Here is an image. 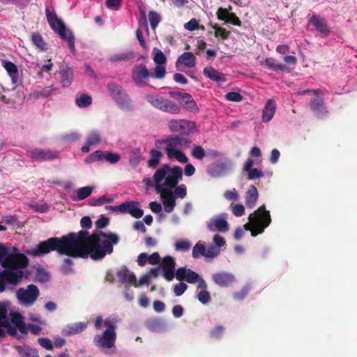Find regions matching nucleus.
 I'll return each instance as SVG.
<instances>
[{
	"instance_id": "nucleus-40",
	"label": "nucleus",
	"mask_w": 357,
	"mask_h": 357,
	"mask_svg": "<svg viewBox=\"0 0 357 357\" xmlns=\"http://www.w3.org/2000/svg\"><path fill=\"white\" fill-rule=\"evenodd\" d=\"M191 155L195 159L202 160L206 157V151L200 145H194L191 150Z\"/></svg>"
},
{
	"instance_id": "nucleus-62",
	"label": "nucleus",
	"mask_w": 357,
	"mask_h": 357,
	"mask_svg": "<svg viewBox=\"0 0 357 357\" xmlns=\"http://www.w3.org/2000/svg\"><path fill=\"white\" fill-rule=\"evenodd\" d=\"M160 257L158 252H153L151 255H148V262L152 265H156L160 263Z\"/></svg>"
},
{
	"instance_id": "nucleus-15",
	"label": "nucleus",
	"mask_w": 357,
	"mask_h": 357,
	"mask_svg": "<svg viewBox=\"0 0 357 357\" xmlns=\"http://www.w3.org/2000/svg\"><path fill=\"white\" fill-rule=\"evenodd\" d=\"M199 278L198 273L186 267H180L176 271V278L179 281L185 280L190 284H195Z\"/></svg>"
},
{
	"instance_id": "nucleus-57",
	"label": "nucleus",
	"mask_w": 357,
	"mask_h": 357,
	"mask_svg": "<svg viewBox=\"0 0 357 357\" xmlns=\"http://www.w3.org/2000/svg\"><path fill=\"white\" fill-rule=\"evenodd\" d=\"M188 285L184 282L176 284L174 287V292L176 296H181L187 289Z\"/></svg>"
},
{
	"instance_id": "nucleus-54",
	"label": "nucleus",
	"mask_w": 357,
	"mask_h": 357,
	"mask_svg": "<svg viewBox=\"0 0 357 357\" xmlns=\"http://www.w3.org/2000/svg\"><path fill=\"white\" fill-rule=\"evenodd\" d=\"M174 188L175 189L173 194L175 195V197L176 196L183 199L187 195V190L185 185L182 184L178 186L176 185Z\"/></svg>"
},
{
	"instance_id": "nucleus-3",
	"label": "nucleus",
	"mask_w": 357,
	"mask_h": 357,
	"mask_svg": "<svg viewBox=\"0 0 357 357\" xmlns=\"http://www.w3.org/2000/svg\"><path fill=\"white\" fill-rule=\"evenodd\" d=\"M192 141L187 134L170 135L165 139H156L155 146L157 149H164L169 160L176 159L181 163H186L188 158L182 151L189 148Z\"/></svg>"
},
{
	"instance_id": "nucleus-59",
	"label": "nucleus",
	"mask_w": 357,
	"mask_h": 357,
	"mask_svg": "<svg viewBox=\"0 0 357 357\" xmlns=\"http://www.w3.org/2000/svg\"><path fill=\"white\" fill-rule=\"evenodd\" d=\"M232 213L236 217H241L244 214L245 208L241 204H236L232 206Z\"/></svg>"
},
{
	"instance_id": "nucleus-21",
	"label": "nucleus",
	"mask_w": 357,
	"mask_h": 357,
	"mask_svg": "<svg viewBox=\"0 0 357 357\" xmlns=\"http://www.w3.org/2000/svg\"><path fill=\"white\" fill-rule=\"evenodd\" d=\"M203 73L210 79L218 83L225 82L227 80L225 74L211 66L204 68Z\"/></svg>"
},
{
	"instance_id": "nucleus-33",
	"label": "nucleus",
	"mask_w": 357,
	"mask_h": 357,
	"mask_svg": "<svg viewBox=\"0 0 357 357\" xmlns=\"http://www.w3.org/2000/svg\"><path fill=\"white\" fill-rule=\"evenodd\" d=\"M16 350L20 357H39L37 350L29 345L17 346Z\"/></svg>"
},
{
	"instance_id": "nucleus-1",
	"label": "nucleus",
	"mask_w": 357,
	"mask_h": 357,
	"mask_svg": "<svg viewBox=\"0 0 357 357\" xmlns=\"http://www.w3.org/2000/svg\"><path fill=\"white\" fill-rule=\"evenodd\" d=\"M119 236L113 233L100 231L98 234L89 235V232L81 230L77 233L70 232L61 238L51 237L40 242L36 248L29 251L33 256L47 254L56 251L59 255H65L60 271L65 275L73 272V261L69 257L93 260L103 259L107 254L113 252V245L119 243Z\"/></svg>"
},
{
	"instance_id": "nucleus-47",
	"label": "nucleus",
	"mask_w": 357,
	"mask_h": 357,
	"mask_svg": "<svg viewBox=\"0 0 357 357\" xmlns=\"http://www.w3.org/2000/svg\"><path fill=\"white\" fill-rule=\"evenodd\" d=\"M153 52H155L153 61L155 63H157L158 65H162L166 63V56L161 50L157 48H154Z\"/></svg>"
},
{
	"instance_id": "nucleus-41",
	"label": "nucleus",
	"mask_w": 357,
	"mask_h": 357,
	"mask_svg": "<svg viewBox=\"0 0 357 357\" xmlns=\"http://www.w3.org/2000/svg\"><path fill=\"white\" fill-rule=\"evenodd\" d=\"M212 28L215 29V36L216 38L220 37L222 40H226L229 37L230 31L220 26L218 24L213 25Z\"/></svg>"
},
{
	"instance_id": "nucleus-58",
	"label": "nucleus",
	"mask_w": 357,
	"mask_h": 357,
	"mask_svg": "<svg viewBox=\"0 0 357 357\" xmlns=\"http://www.w3.org/2000/svg\"><path fill=\"white\" fill-rule=\"evenodd\" d=\"M38 342L40 344V345L47 349V350H52L53 349V345L52 343V341L47 338V337H40L38 339Z\"/></svg>"
},
{
	"instance_id": "nucleus-55",
	"label": "nucleus",
	"mask_w": 357,
	"mask_h": 357,
	"mask_svg": "<svg viewBox=\"0 0 357 357\" xmlns=\"http://www.w3.org/2000/svg\"><path fill=\"white\" fill-rule=\"evenodd\" d=\"M248 172V178L251 180L259 178L264 176V173L257 168H252Z\"/></svg>"
},
{
	"instance_id": "nucleus-19",
	"label": "nucleus",
	"mask_w": 357,
	"mask_h": 357,
	"mask_svg": "<svg viewBox=\"0 0 357 357\" xmlns=\"http://www.w3.org/2000/svg\"><path fill=\"white\" fill-rule=\"evenodd\" d=\"M207 227L211 231L226 232L229 230L227 222L221 218L211 219L208 223Z\"/></svg>"
},
{
	"instance_id": "nucleus-8",
	"label": "nucleus",
	"mask_w": 357,
	"mask_h": 357,
	"mask_svg": "<svg viewBox=\"0 0 357 357\" xmlns=\"http://www.w3.org/2000/svg\"><path fill=\"white\" fill-rule=\"evenodd\" d=\"M28 266V259L23 254L8 255L3 261L2 266L10 270H20Z\"/></svg>"
},
{
	"instance_id": "nucleus-36",
	"label": "nucleus",
	"mask_w": 357,
	"mask_h": 357,
	"mask_svg": "<svg viewBox=\"0 0 357 357\" xmlns=\"http://www.w3.org/2000/svg\"><path fill=\"white\" fill-rule=\"evenodd\" d=\"M56 90L53 85L45 87L40 90L33 92L31 96L35 99H39L42 98H47L50 96L54 91Z\"/></svg>"
},
{
	"instance_id": "nucleus-22",
	"label": "nucleus",
	"mask_w": 357,
	"mask_h": 357,
	"mask_svg": "<svg viewBox=\"0 0 357 357\" xmlns=\"http://www.w3.org/2000/svg\"><path fill=\"white\" fill-rule=\"evenodd\" d=\"M196 64V57L190 52H185L178 56L176 62V66L178 68L179 65H183L188 68H192Z\"/></svg>"
},
{
	"instance_id": "nucleus-10",
	"label": "nucleus",
	"mask_w": 357,
	"mask_h": 357,
	"mask_svg": "<svg viewBox=\"0 0 357 357\" xmlns=\"http://www.w3.org/2000/svg\"><path fill=\"white\" fill-rule=\"evenodd\" d=\"M27 155L33 160H52L59 158V152L50 149H33L27 151Z\"/></svg>"
},
{
	"instance_id": "nucleus-61",
	"label": "nucleus",
	"mask_w": 357,
	"mask_h": 357,
	"mask_svg": "<svg viewBox=\"0 0 357 357\" xmlns=\"http://www.w3.org/2000/svg\"><path fill=\"white\" fill-rule=\"evenodd\" d=\"M184 28L188 31H195L199 28L198 21L192 18L184 24Z\"/></svg>"
},
{
	"instance_id": "nucleus-31",
	"label": "nucleus",
	"mask_w": 357,
	"mask_h": 357,
	"mask_svg": "<svg viewBox=\"0 0 357 357\" xmlns=\"http://www.w3.org/2000/svg\"><path fill=\"white\" fill-rule=\"evenodd\" d=\"M86 328V324L83 322L75 323L67 325L63 329V333L66 335H71L79 333L84 331Z\"/></svg>"
},
{
	"instance_id": "nucleus-7",
	"label": "nucleus",
	"mask_w": 357,
	"mask_h": 357,
	"mask_svg": "<svg viewBox=\"0 0 357 357\" xmlns=\"http://www.w3.org/2000/svg\"><path fill=\"white\" fill-rule=\"evenodd\" d=\"M147 100L154 107L162 112L172 114H177L181 112L180 107L169 99L151 96L147 98Z\"/></svg>"
},
{
	"instance_id": "nucleus-50",
	"label": "nucleus",
	"mask_w": 357,
	"mask_h": 357,
	"mask_svg": "<svg viewBox=\"0 0 357 357\" xmlns=\"http://www.w3.org/2000/svg\"><path fill=\"white\" fill-rule=\"evenodd\" d=\"M121 159L119 153L110 151H105V160L111 164L117 163Z\"/></svg>"
},
{
	"instance_id": "nucleus-24",
	"label": "nucleus",
	"mask_w": 357,
	"mask_h": 357,
	"mask_svg": "<svg viewBox=\"0 0 357 357\" xmlns=\"http://www.w3.org/2000/svg\"><path fill=\"white\" fill-rule=\"evenodd\" d=\"M276 109V104L274 100H268L262 111V121L264 122L270 121L273 117Z\"/></svg>"
},
{
	"instance_id": "nucleus-37",
	"label": "nucleus",
	"mask_w": 357,
	"mask_h": 357,
	"mask_svg": "<svg viewBox=\"0 0 357 357\" xmlns=\"http://www.w3.org/2000/svg\"><path fill=\"white\" fill-rule=\"evenodd\" d=\"M93 191V187L86 186L79 188L77 190V196L73 199L75 201L83 200L91 195Z\"/></svg>"
},
{
	"instance_id": "nucleus-43",
	"label": "nucleus",
	"mask_w": 357,
	"mask_h": 357,
	"mask_svg": "<svg viewBox=\"0 0 357 357\" xmlns=\"http://www.w3.org/2000/svg\"><path fill=\"white\" fill-rule=\"evenodd\" d=\"M206 252V247L202 243H197L192 248V256L194 259H197L201 256H204Z\"/></svg>"
},
{
	"instance_id": "nucleus-42",
	"label": "nucleus",
	"mask_w": 357,
	"mask_h": 357,
	"mask_svg": "<svg viewBox=\"0 0 357 357\" xmlns=\"http://www.w3.org/2000/svg\"><path fill=\"white\" fill-rule=\"evenodd\" d=\"M225 331V328L223 326H222V325L215 326L210 331V333H209L210 337L215 339V340H220L222 338Z\"/></svg>"
},
{
	"instance_id": "nucleus-16",
	"label": "nucleus",
	"mask_w": 357,
	"mask_h": 357,
	"mask_svg": "<svg viewBox=\"0 0 357 357\" xmlns=\"http://www.w3.org/2000/svg\"><path fill=\"white\" fill-rule=\"evenodd\" d=\"M213 281L220 287H228L235 282V276L229 272H218L212 275Z\"/></svg>"
},
{
	"instance_id": "nucleus-18",
	"label": "nucleus",
	"mask_w": 357,
	"mask_h": 357,
	"mask_svg": "<svg viewBox=\"0 0 357 357\" xmlns=\"http://www.w3.org/2000/svg\"><path fill=\"white\" fill-rule=\"evenodd\" d=\"M45 15L50 26L54 31L63 29L66 26L61 19L59 18L56 13H51L49 8L45 9Z\"/></svg>"
},
{
	"instance_id": "nucleus-45",
	"label": "nucleus",
	"mask_w": 357,
	"mask_h": 357,
	"mask_svg": "<svg viewBox=\"0 0 357 357\" xmlns=\"http://www.w3.org/2000/svg\"><path fill=\"white\" fill-rule=\"evenodd\" d=\"M134 57V53L132 52H128L125 53H120L113 55L111 57L112 61H128Z\"/></svg>"
},
{
	"instance_id": "nucleus-6",
	"label": "nucleus",
	"mask_w": 357,
	"mask_h": 357,
	"mask_svg": "<svg viewBox=\"0 0 357 357\" xmlns=\"http://www.w3.org/2000/svg\"><path fill=\"white\" fill-rule=\"evenodd\" d=\"M106 208L112 212L128 213L135 218H140L144 215V211L140 208V204L135 201H126L118 206H107Z\"/></svg>"
},
{
	"instance_id": "nucleus-64",
	"label": "nucleus",
	"mask_w": 357,
	"mask_h": 357,
	"mask_svg": "<svg viewBox=\"0 0 357 357\" xmlns=\"http://www.w3.org/2000/svg\"><path fill=\"white\" fill-rule=\"evenodd\" d=\"M137 264L140 266H144L148 262V255L146 252L139 254L137 259Z\"/></svg>"
},
{
	"instance_id": "nucleus-4",
	"label": "nucleus",
	"mask_w": 357,
	"mask_h": 357,
	"mask_svg": "<svg viewBox=\"0 0 357 357\" xmlns=\"http://www.w3.org/2000/svg\"><path fill=\"white\" fill-rule=\"evenodd\" d=\"M271 222L270 212L261 205L249 216V222L244 225L245 230L250 231L252 236L262 234Z\"/></svg>"
},
{
	"instance_id": "nucleus-38",
	"label": "nucleus",
	"mask_w": 357,
	"mask_h": 357,
	"mask_svg": "<svg viewBox=\"0 0 357 357\" xmlns=\"http://www.w3.org/2000/svg\"><path fill=\"white\" fill-rule=\"evenodd\" d=\"M76 105L81 108L87 107L92 103V98L90 96L83 93L81 96L75 100Z\"/></svg>"
},
{
	"instance_id": "nucleus-53",
	"label": "nucleus",
	"mask_w": 357,
	"mask_h": 357,
	"mask_svg": "<svg viewBox=\"0 0 357 357\" xmlns=\"http://www.w3.org/2000/svg\"><path fill=\"white\" fill-rule=\"evenodd\" d=\"M89 145H96L100 143V137L97 132L92 131L88 136L87 140Z\"/></svg>"
},
{
	"instance_id": "nucleus-46",
	"label": "nucleus",
	"mask_w": 357,
	"mask_h": 357,
	"mask_svg": "<svg viewBox=\"0 0 357 357\" xmlns=\"http://www.w3.org/2000/svg\"><path fill=\"white\" fill-rule=\"evenodd\" d=\"M191 247V243L188 240H180L177 241L174 243L175 250L177 251H188Z\"/></svg>"
},
{
	"instance_id": "nucleus-29",
	"label": "nucleus",
	"mask_w": 357,
	"mask_h": 357,
	"mask_svg": "<svg viewBox=\"0 0 357 357\" xmlns=\"http://www.w3.org/2000/svg\"><path fill=\"white\" fill-rule=\"evenodd\" d=\"M150 159L147 161V166L151 169H156L163 157L162 153L156 149H151L149 151Z\"/></svg>"
},
{
	"instance_id": "nucleus-52",
	"label": "nucleus",
	"mask_w": 357,
	"mask_h": 357,
	"mask_svg": "<svg viewBox=\"0 0 357 357\" xmlns=\"http://www.w3.org/2000/svg\"><path fill=\"white\" fill-rule=\"evenodd\" d=\"M197 299L202 304H206L211 301V296L207 290H201L197 294Z\"/></svg>"
},
{
	"instance_id": "nucleus-32",
	"label": "nucleus",
	"mask_w": 357,
	"mask_h": 357,
	"mask_svg": "<svg viewBox=\"0 0 357 357\" xmlns=\"http://www.w3.org/2000/svg\"><path fill=\"white\" fill-rule=\"evenodd\" d=\"M61 83L63 87H68L72 84L73 79V71L70 68H66L60 70Z\"/></svg>"
},
{
	"instance_id": "nucleus-28",
	"label": "nucleus",
	"mask_w": 357,
	"mask_h": 357,
	"mask_svg": "<svg viewBox=\"0 0 357 357\" xmlns=\"http://www.w3.org/2000/svg\"><path fill=\"white\" fill-rule=\"evenodd\" d=\"M60 37L63 40H66L68 44L69 48L71 50L72 52H74L75 50V37L73 33V32L68 29H66V27H63V29H60L58 31H56Z\"/></svg>"
},
{
	"instance_id": "nucleus-39",
	"label": "nucleus",
	"mask_w": 357,
	"mask_h": 357,
	"mask_svg": "<svg viewBox=\"0 0 357 357\" xmlns=\"http://www.w3.org/2000/svg\"><path fill=\"white\" fill-rule=\"evenodd\" d=\"M263 64H264L268 68L273 70H285L287 69L286 66L281 63H276L273 59L267 58L264 61Z\"/></svg>"
},
{
	"instance_id": "nucleus-60",
	"label": "nucleus",
	"mask_w": 357,
	"mask_h": 357,
	"mask_svg": "<svg viewBox=\"0 0 357 357\" xmlns=\"http://www.w3.org/2000/svg\"><path fill=\"white\" fill-rule=\"evenodd\" d=\"M121 4V0H106L105 5L109 9L117 10L120 8Z\"/></svg>"
},
{
	"instance_id": "nucleus-30",
	"label": "nucleus",
	"mask_w": 357,
	"mask_h": 357,
	"mask_svg": "<svg viewBox=\"0 0 357 357\" xmlns=\"http://www.w3.org/2000/svg\"><path fill=\"white\" fill-rule=\"evenodd\" d=\"M258 199V191L257 188L251 185L247 192L245 197V204L248 208H252L255 205Z\"/></svg>"
},
{
	"instance_id": "nucleus-9",
	"label": "nucleus",
	"mask_w": 357,
	"mask_h": 357,
	"mask_svg": "<svg viewBox=\"0 0 357 357\" xmlns=\"http://www.w3.org/2000/svg\"><path fill=\"white\" fill-rule=\"evenodd\" d=\"M116 340V333L104 331L102 335H96L94 337L93 342L98 347L102 349H112L115 345Z\"/></svg>"
},
{
	"instance_id": "nucleus-25",
	"label": "nucleus",
	"mask_w": 357,
	"mask_h": 357,
	"mask_svg": "<svg viewBox=\"0 0 357 357\" xmlns=\"http://www.w3.org/2000/svg\"><path fill=\"white\" fill-rule=\"evenodd\" d=\"M3 66L11 77L12 82L17 84L19 81V73L16 65L9 61L3 60Z\"/></svg>"
},
{
	"instance_id": "nucleus-12",
	"label": "nucleus",
	"mask_w": 357,
	"mask_h": 357,
	"mask_svg": "<svg viewBox=\"0 0 357 357\" xmlns=\"http://www.w3.org/2000/svg\"><path fill=\"white\" fill-rule=\"evenodd\" d=\"M39 295L38 288L34 284H30L26 290L20 289L17 291V296L26 305L33 304Z\"/></svg>"
},
{
	"instance_id": "nucleus-23",
	"label": "nucleus",
	"mask_w": 357,
	"mask_h": 357,
	"mask_svg": "<svg viewBox=\"0 0 357 357\" xmlns=\"http://www.w3.org/2000/svg\"><path fill=\"white\" fill-rule=\"evenodd\" d=\"M116 275L119 281L122 283H127L132 284L135 283V275L132 272H130L126 266L121 268L117 273Z\"/></svg>"
},
{
	"instance_id": "nucleus-44",
	"label": "nucleus",
	"mask_w": 357,
	"mask_h": 357,
	"mask_svg": "<svg viewBox=\"0 0 357 357\" xmlns=\"http://www.w3.org/2000/svg\"><path fill=\"white\" fill-rule=\"evenodd\" d=\"M149 20L152 29H155L161 20L160 15L155 11L151 10L149 13Z\"/></svg>"
},
{
	"instance_id": "nucleus-13",
	"label": "nucleus",
	"mask_w": 357,
	"mask_h": 357,
	"mask_svg": "<svg viewBox=\"0 0 357 357\" xmlns=\"http://www.w3.org/2000/svg\"><path fill=\"white\" fill-rule=\"evenodd\" d=\"M308 23L312 25L322 37L326 38L330 35L331 28L327 21L318 15H312L308 19Z\"/></svg>"
},
{
	"instance_id": "nucleus-20",
	"label": "nucleus",
	"mask_w": 357,
	"mask_h": 357,
	"mask_svg": "<svg viewBox=\"0 0 357 357\" xmlns=\"http://www.w3.org/2000/svg\"><path fill=\"white\" fill-rule=\"evenodd\" d=\"M6 284H17L23 277V271L21 270H7L3 271Z\"/></svg>"
},
{
	"instance_id": "nucleus-11",
	"label": "nucleus",
	"mask_w": 357,
	"mask_h": 357,
	"mask_svg": "<svg viewBox=\"0 0 357 357\" xmlns=\"http://www.w3.org/2000/svg\"><path fill=\"white\" fill-rule=\"evenodd\" d=\"M159 267L162 268L163 277L166 280L170 282L176 277V261L173 257H164Z\"/></svg>"
},
{
	"instance_id": "nucleus-14",
	"label": "nucleus",
	"mask_w": 357,
	"mask_h": 357,
	"mask_svg": "<svg viewBox=\"0 0 357 357\" xmlns=\"http://www.w3.org/2000/svg\"><path fill=\"white\" fill-rule=\"evenodd\" d=\"M151 73L144 64L136 66L132 70V78L137 85H145V81L151 77Z\"/></svg>"
},
{
	"instance_id": "nucleus-51",
	"label": "nucleus",
	"mask_w": 357,
	"mask_h": 357,
	"mask_svg": "<svg viewBox=\"0 0 357 357\" xmlns=\"http://www.w3.org/2000/svg\"><path fill=\"white\" fill-rule=\"evenodd\" d=\"M220 254V249L213 245H209L206 248L204 257L207 258H214Z\"/></svg>"
},
{
	"instance_id": "nucleus-34",
	"label": "nucleus",
	"mask_w": 357,
	"mask_h": 357,
	"mask_svg": "<svg viewBox=\"0 0 357 357\" xmlns=\"http://www.w3.org/2000/svg\"><path fill=\"white\" fill-rule=\"evenodd\" d=\"M188 124V122L183 119H178V120H171L169 123L168 126L171 131L172 132H182L183 131L185 128L187 127Z\"/></svg>"
},
{
	"instance_id": "nucleus-5",
	"label": "nucleus",
	"mask_w": 357,
	"mask_h": 357,
	"mask_svg": "<svg viewBox=\"0 0 357 357\" xmlns=\"http://www.w3.org/2000/svg\"><path fill=\"white\" fill-rule=\"evenodd\" d=\"M107 87L109 95L121 109L130 110L132 109V100L120 85L114 82H109Z\"/></svg>"
},
{
	"instance_id": "nucleus-63",
	"label": "nucleus",
	"mask_w": 357,
	"mask_h": 357,
	"mask_svg": "<svg viewBox=\"0 0 357 357\" xmlns=\"http://www.w3.org/2000/svg\"><path fill=\"white\" fill-rule=\"evenodd\" d=\"M213 240V243L219 249L220 248L224 246L226 244L225 238L222 236H220L219 234L214 235Z\"/></svg>"
},
{
	"instance_id": "nucleus-49",
	"label": "nucleus",
	"mask_w": 357,
	"mask_h": 357,
	"mask_svg": "<svg viewBox=\"0 0 357 357\" xmlns=\"http://www.w3.org/2000/svg\"><path fill=\"white\" fill-rule=\"evenodd\" d=\"M7 309L3 304L0 303V324L3 327H7L9 325V321L7 318Z\"/></svg>"
},
{
	"instance_id": "nucleus-35",
	"label": "nucleus",
	"mask_w": 357,
	"mask_h": 357,
	"mask_svg": "<svg viewBox=\"0 0 357 357\" xmlns=\"http://www.w3.org/2000/svg\"><path fill=\"white\" fill-rule=\"evenodd\" d=\"M142 160V152L140 149L135 148L133 149L130 153L129 157V165L135 168L138 166L140 161Z\"/></svg>"
},
{
	"instance_id": "nucleus-26",
	"label": "nucleus",
	"mask_w": 357,
	"mask_h": 357,
	"mask_svg": "<svg viewBox=\"0 0 357 357\" xmlns=\"http://www.w3.org/2000/svg\"><path fill=\"white\" fill-rule=\"evenodd\" d=\"M310 109L319 117H322L327 112L325 110L324 101L319 98H313L310 102Z\"/></svg>"
},
{
	"instance_id": "nucleus-17",
	"label": "nucleus",
	"mask_w": 357,
	"mask_h": 357,
	"mask_svg": "<svg viewBox=\"0 0 357 357\" xmlns=\"http://www.w3.org/2000/svg\"><path fill=\"white\" fill-rule=\"evenodd\" d=\"M217 17L219 20L224 21L226 24H231L241 26V21L234 13H229L227 8H219L217 13Z\"/></svg>"
},
{
	"instance_id": "nucleus-48",
	"label": "nucleus",
	"mask_w": 357,
	"mask_h": 357,
	"mask_svg": "<svg viewBox=\"0 0 357 357\" xmlns=\"http://www.w3.org/2000/svg\"><path fill=\"white\" fill-rule=\"evenodd\" d=\"M166 75V68L162 65H157L155 67L154 72L151 73V77L155 79H162Z\"/></svg>"
},
{
	"instance_id": "nucleus-2",
	"label": "nucleus",
	"mask_w": 357,
	"mask_h": 357,
	"mask_svg": "<svg viewBox=\"0 0 357 357\" xmlns=\"http://www.w3.org/2000/svg\"><path fill=\"white\" fill-rule=\"evenodd\" d=\"M182 176L183 170L181 167H171L169 164H165L155 172L152 178L144 179L146 185L155 188L160 193L164 209L167 213H172L176 206V197L172 189L176 187Z\"/></svg>"
},
{
	"instance_id": "nucleus-27",
	"label": "nucleus",
	"mask_w": 357,
	"mask_h": 357,
	"mask_svg": "<svg viewBox=\"0 0 357 357\" xmlns=\"http://www.w3.org/2000/svg\"><path fill=\"white\" fill-rule=\"evenodd\" d=\"M31 40L33 45L40 51L47 50V44L39 32H33L31 35Z\"/></svg>"
},
{
	"instance_id": "nucleus-56",
	"label": "nucleus",
	"mask_w": 357,
	"mask_h": 357,
	"mask_svg": "<svg viewBox=\"0 0 357 357\" xmlns=\"http://www.w3.org/2000/svg\"><path fill=\"white\" fill-rule=\"evenodd\" d=\"M227 100L233 102H240L243 100V96L238 92L231 91L225 95Z\"/></svg>"
}]
</instances>
